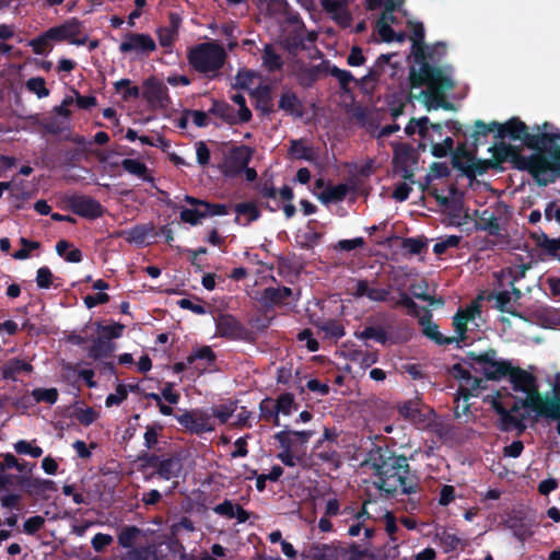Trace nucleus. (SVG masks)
<instances>
[{
    "label": "nucleus",
    "instance_id": "obj_10",
    "mask_svg": "<svg viewBox=\"0 0 560 560\" xmlns=\"http://www.w3.org/2000/svg\"><path fill=\"white\" fill-rule=\"evenodd\" d=\"M393 166L396 173H399L405 180L415 183L413 166L418 163L413 148L409 143L397 142L393 144Z\"/></svg>",
    "mask_w": 560,
    "mask_h": 560
},
{
    "label": "nucleus",
    "instance_id": "obj_22",
    "mask_svg": "<svg viewBox=\"0 0 560 560\" xmlns=\"http://www.w3.org/2000/svg\"><path fill=\"white\" fill-rule=\"evenodd\" d=\"M292 296L293 291L288 287H267L261 292L260 302L265 307L287 305Z\"/></svg>",
    "mask_w": 560,
    "mask_h": 560
},
{
    "label": "nucleus",
    "instance_id": "obj_42",
    "mask_svg": "<svg viewBox=\"0 0 560 560\" xmlns=\"http://www.w3.org/2000/svg\"><path fill=\"white\" fill-rule=\"evenodd\" d=\"M464 386H460L458 392L459 394L465 398L468 399L469 396H471L470 390H476L481 385V378L471 375L470 371L468 369L464 370V373L458 378Z\"/></svg>",
    "mask_w": 560,
    "mask_h": 560
},
{
    "label": "nucleus",
    "instance_id": "obj_18",
    "mask_svg": "<svg viewBox=\"0 0 560 560\" xmlns=\"http://www.w3.org/2000/svg\"><path fill=\"white\" fill-rule=\"evenodd\" d=\"M325 13L340 27L351 26L352 14L349 11L348 0H320Z\"/></svg>",
    "mask_w": 560,
    "mask_h": 560
},
{
    "label": "nucleus",
    "instance_id": "obj_15",
    "mask_svg": "<svg viewBox=\"0 0 560 560\" xmlns=\"http://www.w3.org/2000/svg\"><path fill=\"white\" fill-rule=\"evenodd\" d=\"M70 210L84 219L95 220L104 215L105 208L96 199L85 195H72L68 198Z\"/></svg>",
    "mask_w": 560,
    "mask_h": 560
},
{
    "label": "nucleus",
    "instance_id": "obj_28",
    "mask_svg": "<svg viewBox=\"0 0 560 560\" xmlns=\"http://www.w3.org/2000/svg\"><path fill=\"white\" fill-rule=\"evenodd\" d=\"M324 63L301 67L296 73L298 83L303 88H311L320 78L324 71Z\"/></svg>",
    "mask_w": 560,
    "mask_h": 560
},
{
    "label": "nucleus",
    "instance_id": "obj_51",
    "mask_svg": "<svg viewBox=\"0 0 560 560\" xmlns=\"http://www.w3.org/2000/svg\"><path fill=\"white\" fill-rule=\"evenodd\" d=\"M31 396L34 399L35 404L47 402L49 405H54L58 400V390L55 387L51 388H34L31 392Z\"/></svg>",
    "mask_w": 560,
    "mask_h": 560
},
{
    "label": "nucleus",
    "instance_id": "obj_12",
    "mask_svg": "<svg viewBox=\"0 0 560 560\" xmlns=\"http://www.w3.org/2000/svg\"><path fill=\"white\" fill-rule=\"evenodd\" d=\"M156 49V44L151 35L145 33L128 32L122 36L119 51L124 55L135 54L138 57H149Z\"/></svg>",
    "mask_w": 560,
    "mask_h": 560
},
{
    "label": "nucleus",
    "instance_id": "obj_56",
    "mask_svg": "<svg viewBox=\"0 0 560 560\" xmlns=\"http://www.w3.org/2000/svg\"><path fill=\"white\" fill-rule=\"evenodd\" d=\"M154 233V226L151 224H139L131 228L128 232L127 240L130 242L142 244L149 236Z\"/></svg>",
    "mask_w": 560,
    "mask_h": 560
},
{
    "label": "nucleus",
    "instance_id": "obj_62",
    "mask_svg": "<svg viewBox=\"0 0 560 560\" xmlns=\"http://www.w3.org/2000/svg\"><path fill=\"white\" fill-rule=\"evenodd\" d=\"M179 219L184 223H188L190 225L200 224L202 219H206L205 209L203 208H183L179 213Z\"/></svg>",
    "mask_w": 560,
    "mask_h": 560
},
{
    "label": "nucleus",
    "instance_id": "obj_3",
    "mask_svg": "<svg viewBox=\"0 0 560 560\" xmlns=\"http://www.w3.org/2000/svg\"><path fill=\"white\" fill-rule=\"evenodd\" d=\"M186 57L192 70L208 80H215L221 74L228 55L217 42H206L188 48Z\"/></svg>",
    "mask_w": 560,
    "mask_h": 560
},
{
    "label": "nucleus",
    "instance_id": "obj_32",
    "mask_svg": "<svg viewBox=\"0 0 560 560\" xmlns=\"http://www.w3.org/2000/svg\"><path fill=\"white\" fill-rule=\"evenodd\" d=\"M314 325L325 334V338L337 341L346 335L343 325L337 319L317 320Z\"/></svg>",
    "mask_w": 560,
    "mask_h": 560
},
{
    "label": "nucleus",
    "instance_id": "obj_26",
    "mask_svg": "<svg viewBox=\"0 0 560 560\" xmlns=\"http://www.w3.org/2000/svg\"><path fill=\"white\" fill-rule=\"evenodd\" d=\"M33 365L22 359L13 358L2 368V377L4 380L16 381L21 373H32Z\"/></svg>",
    "mask_w": 560,
    "mask_h": 560
},
{
    "label": "nucleus",
    "instance_id": "obj_25",
    "mask_svg": "<svg viewBox=\"0 0 560 560\" xmlns=\"http://www.w3.org/2000/svg\"><path fill=\"white\" fill-rule=\"evenodd\" d=\"M353 295L355 298L366 296L373 302H387L389 301V289L370 288L368 280L360 279L355 283Z\"/></svg>",
    "mask_w": 560,
    "mask_h": 560
},
{
    "label": "nucleus",
    "instance_id": "obj_16",
    "mask_svg": "<svg viewBox=\"0 0 560 560\" xmlns=\"http://www.w3.org/2000/svg\"><path fill=\"white\" fill-rule=\"evenodd\" d=\"M177 422L189 433L200 435L213 431L210 423V417L198 409L184 410L183 413L175 416Z\"/></svg>",
    "mask_w": 560,
    "mask_h": 560
},
{
    "label": "nucleus",
    "instance_id": "obj_64",
    "mask_svg": "<svg viewBox=\"0 0 560 560\" xmlns=\"http://www.w3.org/2000/svg\"><path fill=\"white\" fill-rule=\"evenodd\" d=\"M120 165L129 174L145 178L148 167L143 162L133 159H125L121 161Z\"/></svg>",
    "mask_w": 560,
    "mask_h": 560
},
{
    "label": "nucleus",
    "instance_id": "obj_24",
    "mask_svg": "<svg viewBox=\"0 0 560 560\" xmlns=\"http://www.w3.org/2000/svg\"><path fill=\"white\" fill-rule=\"evenodd\" d=\"M422 326V334L439 346H448L455 342L454 337H446L439 331V326L431 320V313L427 311V316L419 319Z\"/></svg>",
    "mask_w": 560,
    "mask_h": 560
},
{
    "label": "nucleus",
    "instance_id": "obj_55",
    "mask_svg": "<svg viewBox=\"0 0 560 560\" xmlns=\"http://www.w3.org/2000/svg\"><path fill=\"white\" fill-rule=\"evenodd\" d=\"M273 438L276 441H278L282 450L296 452L299 448H301L299 442L295 441L293 430L279 431L273 435Z\"/></svg>",
    "mask_w": 560,
    "mask_h": 560
},
{
    "label": "nucleus",
    "instance_id": "obj_48",
    "mask_svg": "<svg viewBox=\"0 0 560 560\" xmlns=\"http://www.w3.org/2000/svg\"><path fill=\"white\" fill-rule=\"evenodd\" d=\"M236 218L235 222L240 223V215H247L246 224H250L260 218V211L253 202H241L235 206Z\"/></svg>",
    "mask_w": 560,
    "mask_h": 560
},
{
    "label": "nucleus",
    "instance_id": "obj_5",
    "mask_svg": "<svg viewBox=\"0 0 560 560\" xmlns=\"http://www.w3.org/2000/svg\"><path fill=\"white\" fill-rule=\"evenodd\" d=\"M475 373L482 374L488 381H499L511 372L510 361L498 359V352L489 348L483 352L468 351L462 359Z\"/></svg>",
    "mask_w": 560,
    "mask_h": 560
},
{
    "label": "nucleus",
    "instance_id": "obj_17",
    "mask_svg": "<svg viewBox=\"0 0 560 560\" xmlns=\"http://www.w3.org/2000/svg\"><path fill=\"white\" fill-rule=\"evenodd\" d=\"M16 481L28 495L42 499H49L48 492H56L58 490L57 483L50 479L21 475L16 477Z\"/></svg>",
    "mask_w": 560,
    "mask_h": 560
},
{
    "label": "nucleus",
    "instance_id": "obj_1",
    "mask_svg": "<svg viewBox=\"0 0 560 560\" xmlns=\"http://www.w3.org/2000/svg\"><path fill=\"white\" fill-rule=\"evenodd\" d=\"M366 463L377 478L375 487L387 497H395L398 491L408 495L419 491L420 477L416 470H411L405 455H397L388 446L373 445L368 452Z\"/></svg>",
    "mask_w": 560,
    "mask_h": 560
},
{
    "label": "nucleus",
    "instance_id": "obj_21",
    "mask_svg": "<svg viewBox=\"0 0 560 560\" xmlns=\"http://www.w3.org/2000/svg\"><path fill=\"white\" fill-rule=\"evenodd\" d=\"M489 151L492 152L491 161L497 170L501 168V164L508 160L517 168L520 156L522 155L517 147L501 142L498 145L491 147Z\"/></svg>",
    "mask_w": 560,
    "mask_h": 560
},
{
    "label": "nucleus",
    "instance_id": "obj_19",
    "mask_svg": "<svg viewBox=\"0 0 560 560\" xmlns=\"http://www.w3.org/2000/svg\"><path fill=\"white\" fill-rule=\"evenodd\" d=\"M474 223L470 229H467V234L472 231H485L490 236H500L501 235V225L499 222V218L494 212L489 209H485L482 211L475 210L474 212Z\"/></svg>",
    "mask_w": 560,
    "mask_h": 560
},
{
    "label": "nucleus",
    "instance_id": "obj_50",
    "mask_svg": "<svg viewBox=\"0 0 560 560\" xmlns=\"http://www.w3.org/2000/svg\"><path fill=\"white\" fill-rule=\"evenodd\" d=\"M275 402L279 415L290 416L293 410L298 409V404L292 393H282Z\"/></svg>",
    "mask_w": 560,
    "mask_h": 560
},
{
    "label": "nucleus",
    "instance_id": "obj_20",
    "mask_svg": "<svg viewBox=\"0 0 560 560\" xmlns=\"http://www.w3.org/2000/svg\"><path fill=\"white\" fill-rule=\"evenodd\" d=\"M215 361L217 354L210 346L194 348L187 355V363L192 364L199 374L205 373L207 368L214 364Z\"/></svg>",
    "mask_w": 560,
    "mask_h": 560
},
{
    "label": "nucleus",
    "instance_id": "obj_58",
    "mask_svg": "<svg viewBox=\"0 0 560 560\" xmlns=\"http://www.w3.org/2000/svg\"><path fill=\"white\" fill-rule=\"evenodd\" d=\"M401 248L409 255H420L428 248V243L424 237H406L402 238Z\"/></svg>",
    "mask_w": 560,
    "mask_h": 560
},
{
    "label": "nucleus",
    "instance_id": "obj_45",
    "mask_svg": "<svg viewBox=\"0 0 560 560\" xmlns=\"http://www.w3.org/2000/svg\"><path fill=\"white\" fill-rule=\"evenodd\" d=\"M338 444H328L326 443L324 447L319 450H313V456L318 458L323 463H328L335 465V467L339 466V454L337 452Z\"/></svg>",
    "mask_w": 560,
    "mask_h": 560
},
{
    "label": "nucleus",
    "instance_id": "obj_4",
    "mask_svg": "<svg viewBox=\"0 0 560 560\" xmlns=\"http://www.w3.org/2000/svg\"><path fill=\"white\" fill-rule=\"evenodd\" d=\"M515 392L526 394L522 405L529 406V409L535 413H549L552 415L558 408L556 400L542 399L538 390L537 378L534 374L527 372L520 366H513L511 372L506 375Z\"/></svg>",
    "mask_w": 560,
    "mask_h": 560
},
{
    "label": "nucleus",
    "instance_id": "obj_40",
    "mask_svg": "<svg viewBox=\"0 0 560 560\" xmlns=\"http://www.w3.org/2000/svg\"><path fill=\"white\" fill-rule=\"evenodd\" d=\"M489 170H497L493 165L491 159L490 160H478L475 162V160L470 163H468L463 172V174L469 178L474 179L477 175H483Z\"/></svg>",
    "mask_w": 560,
    "mask_h": 560
},
{
    "label": "nucleus",
    "instance_id": "obj_61",
    "mask_svg": "<svg viewBox=\"0 0 560 560\" xmlns=\"http://www.w3.org/2000/svg\"><path fill=\"white\" fill-rule=\"evenodd\" d=\"M467 324L468 323L462 316V308H458V311L453 316V327L457 334V336L454 337L456 339L454 343H456L457 347H460L459 343L467 339Z\"/></svg>",
    "mask_w": 560,
    "mask_h": 560
},
{
    "label": "nucleus",
    "instance_id": "obj_31",
    "mask_svg": "<svg viewBox=\"0 0 560 560\" xmlns=\"http://www.w3.org/2000/svg\"><path fill=\"white\" fill-rule=\"evenodd\" d=\"M278 106L280 109L292 116L301 117L303 115L302 102L292 91H285L281 94Z\"/></svg>",
    "mask_w": 560,
    "mask_h": 560
},
{
    "label": "nucleus",
    "instance_id": "obj_52",
    "mask_svg": "<svg viewBox=\"0 0 560 560\" xmlns=\"http://www.w3.org/2000/svg\"><path fill=\"white\" fill-rule=\"evenodd\" d=\"M96 329L101 334L100 337H104L105 339L112 341V339H117L122 336L125 330V325L120 323H114L112 325H103L101 322H96Z\"/></svg>",
    "mask_w": 560,
    "mask_h": 560
},
{
    "label": "nucleus",
    "instance_id": "obj_47",
    "mask_svg": "<svg viewBox=\"0 0 560 560\" xmlns=\"http://www.w3.org/2000/svg\"><path fill=\"white\" fill-rule=\"evenodd\" d=\"M163 425L160 422H153L145 427V432L143 434V445L147 448L145 452L154 450L159 443V436L163 432Z\"/></svg>",
    "mask_w": 560,
    "mask_h": 560
},
{
    "label": "nucleus",
    "instance_id": "obj_59",
    "mask_svg": "<svg viewBox=\"0 0 560 560\" xmlns=\"http://www.w3.org/2000/svg\"><path fill=\"white\" fill-rule=\"evenodd\" d=\"M497 131V127H492V121L486 124L485 121L478 119L475 121V130L469 135L471 138V144L475 150H477L480 138L487 137L489 132Z\"/></svg>",
    "mask_w": 560,
    "mask_h": 560
},
{
    "label": "nucleus",
    "instance_id": "obj_38",
    "mask_svg": "<svg viewBox=\"0 0 560 560\" xmlns=\"http://www.w3.org/2000/svg\"><path fill=\"white\" fill-rule=\"evenodd\" d=\"M435 539L439 540L445 553L455 551L462 544V539L446 528L436 530Z\"/></svg>",
    "mask_w": 560,
    "mask_h": 560
},
{
    "label": "nucleus",
    "instance_id": "obj_30",
    "mask_svg": "<svg viewBox=\"0 0 560 560\" xmlns=\"http://www.w3.org/2000/svg\"><path fill=\"white\" fill-rule=\"evenodd\" d=\"M399 415L415 424H421L427 421V417L420 410V404L416 400L405 401L401 406L398 407Z\"/></svg>",
    "mask_w": 560,
    "mask_h": 560
},
{
    "label": "nucleus",
    "instance_id": "obj_34",
    "mask_svg": "<svg viewBox=\"0 0 560 560\" xmlns=\"http://www.w3.org/2000/svg\"><path fill=\"white\" fill-rule=\"evenodd\" d=\"M259 417L266 422L272 423L275 427L280 425V418L277 410L275 399L271 397L264 398L259 404Z\"/></svg>",
    "mask_w": 560,
    "mask_h": 560
},
{
    "label": "nucleus",
    "instance_id": "obj_35",
    "mask_svg": "<svg viewBox=\"0 0 560 560\" xmlns=\"http://www.w3.org/2000/svg\"><path fill=\"white\" fill-rule=\"evenodd\" d=\"M307 557L313 560H339L337 548L328 544L311 546Z\"/></svg>",
    "mask_w": 560,
    "mask_h": 560
},
{
    "label": "nucleus",
    "instance_id": "obj_7",
    "mask_svg": "<svg viewBox=\"0 0 560 560\" xmlns=\"http://www.w3.org/2000/svg\"><path fill=\"white\" fill-rule=\"evenodd\" d=\"M545 151H538L529 156L521 155L517 170L528 172L539 186H547L555 182L553 161Z\"/></svg>",
    "mask_w": 560,
    "mask_h": 560
},
{
    "label": "nucleus",
    "instance_id": "obj_43",
    "mask_svg": "<svg viewBox=\"0 0 560 560\" xmlns=\"http://www.w3.org/2000/svg\"><path fill=\"white\" fill-rule=\"evenodd\" d=\"M464 386H460L458 392L459 394L465 398L468 399L469 396H471L470 390H476L481 385V378L471 375L470 371L468 369L464 370V373L458 378Z\"/></svg>",
    "mask_w": 560,
    "mask_h": 560
},
{
    "label": "nucleus",
    "instance_id": "obj_23",
    "mask_svg": "<svg viewBox=\"0 0 560 560\" xmlns=\"http://www.w3.org/2000/svg\"><path fill=\"white\" fill-rule=\"evenodd\" d=\"M530 238L545 255L560 261V236L550 238L544 231L530 233Z\"/></svg>",
    "mask_w": 560,
    "mask_h": 560
},
{
    "label": "nucleus",
    "instance_id": "obj_46",
    "mask_svg": "<svg viewBox=\"0 0 560 560\" xmlns=\"http://www.w3.org/2000/svg\"><path fill=\"white\" fill-rule=\"evenodd\" d=\"M115 91L121 94L125 102L136 100L141 95L140 89L137 85H131V80L121 79L114 84Z\"/></svg>",
    "mask_w": 560,
    "mask_h": 560
},
{
    "label": "nucleus",
    "instance_id": "obj_27",
    "mask_svg": "<svg viewBox=\"0 0 560 560\" xmlns=\"http://www.w3.org/2000/svg\"><path fill=\"white\" fill-rule=\"evenodd\" d=\"M115 343L104 337L93 339L92 346L89 348L88 355L93 360H103L109 358L115 351Z\"/></svg>",
    "mask_w": 560,
    "mask_h": 560
},
{
    "label": "nucleus",
    "instance_id": "obj_37",
    "mask_svg": "<svg viewBox=\"0 0 560 560\" xmlns=\"http://www.w3.org/2000/svg\"><path fill=\"white\" fill-rule=\"evenodd\" d=\"M490 298L495 299V306L500 312L522 318V315L514 307V302L512 301L511 293L509 291H499L494 294H491Z\"/></svg>",
    "mask_w": 560,
    "mask_h": 560
},
{
    "label": "nucleus",
    "instance_id": "obj_36",
    "mask_svg": "<svg viewBox=\"0 0 560 560\" xmlns=\"http://www.w3.org/2000/svg\"><path fill=\"white\" fill-rule=\"evenodd\" d=\"M477 150L469 151L466 142H459L452 152V165L454 168L464 172L467 164L463 163V159H466L469 163L475 160V153Z\"/></svg>",
    "mask_w": 560,
    "mask_h": 560
},
{
    "label": "nucleus",
    "instance_id": "obj_54",
    "mask_svg": "<svg viewBox=\"0 0 560 560\" xmlns=\"http://www.w3.org/2000/svg\"><path fill=\"white\" fill-rule=\"evenodd\" d=\"M25 89L35 94L38 98L49 96L50 91L46 86V81L43 77H33L25 82Z\"/></svg>",
    "mask_w": 560,
    "mask_h": 560
},
{
    "label": "nucleus",
    "instance_id": "obj_39",
    "mask_svg": "<svg viewBox=\"0 0 560 560\" xmlns=\"http://www.w3.org/2000/svg\"><path fill=\"white\" fill-rule=\"evenodd\" d=\"M262 65L269 72L279 71L283 67V60L279 54L276 52L272 45L268 44L264 48Z\"/></svg>",
    "mask_w": 560,
    "mask_h": 560
},
{
    "label": "nucleus",
    "instance_id": "obj_29",
    "mask_svg": "<svg viewBox=\"0 0 560 560\" xmlns=\"http://www.w3.org/2000/svg\"><path fill=\"white\" fill-rule=\"evenodd\" d=\"M209 114L220 117L229 125L237 124V116L235 108L224 101H212V106L208 110Z\"/></svg>",
    "mask_w": 560,
    "mask_h": 560
},
{
    "label": "nucleus",
    "instance_id": "obj_6",
    "mask_svg": "<svg viewBox=\"0 0 560 560\" xmlns=\"http://www.w3.org/2000/svg\"><path fill=\"white\" fill-rule=\"evenodd\" d=\"M411 88L425 85L429 90L451 91L455 88L454 80L445 73L441 67L423 63L418 70L411 68L409 71Z\"/></svg>",
    "mask_w": 560,
    "mask_h": 560
},
{
    "label": "nucleus",
    "instance_id": "obj_60",
    "mask_svg": "<svg viewBox=\"0 0 560 560\" xmlns=\"http://www.w3.org/2000/svg\"><path fill=\"white\" fill-rule=\"evenodd\" d=\"M328 72L331 77L336 78L339 81L340 89L343 92L347 93L350 91V83L355 81L354 77L350 71L340 69L337 66H331L328 68Z\"/></svg>",
    "mask_w": 560,
    "mask_h": 560
},
{
    "label": "nucleus",
    "instance_id": "obj_9",
    "mask_svg": "<svg viewBox=\"0 0 560 560\" xmlns=\"http://www.w3.org/2000/svg\"><path fill=\"white\" fill-rule=\"evenodd\" d=\"M217 335L233 341L250 342L254 332L231 314H220L215 319Z\"/></svg>",
    "mask_w": 560,
    "mask_h": 560
},
{
    "label": "nucleus",
    "instance_id": "obj_57",
    "mask_svg": "<svg viewBox=\"0 0 560 560\" xmlns=\"http://www.w3.org/2000/svg\"><path fill=\"white\" fill-rule=\"evenodd\" d=\"M557 141H560V132H541L538 133V150L546 151L551 155L553 147H560Z\"/></svg>",
    "mask_w": 560,
    "mask_h": 560
},
{
    "label": "nucleus",
    "instance_id": "obj_49",
    "mask_svg": "<svg viewBox=\"0 0 560 560\" xmlns=\"http://www.w3.org/2000/svg\"><path fill=\"white\" fill-rule=\"evenodd\" d=\"M358 337L363 340L374 339L383 346L387 345L389 340L387 332L381 326H366Z\"/></svg>",
    "mask_w": 560,
    "mask_h": 560
},
{
    "label": "nucleus",
    "instance_id": "obj_41",
    "mask_svg": "<svg viewBox=\"0 0 560 560\" xmlns=\"http://www.w3.org/2000/svg\"><path fill=\"white\" fill-rule=\"evenodd\" d=\"M541 398L542 399H549V400H556L557 404H558V408L556 410L555 413L552 415H549V413H545V412H541V413H536L538 417H542V418H546V419H549V420H555L557 421V432L558 434L560 435V382L559 381H556L552 385V395H549V394H545V395H541Z\"/></svg>",
    "mask_w": 560,
    "mask_h": 560
},
{
    "label": "nucleus",
    "instance_id": "obj_33",
    "mask_svg": "<svg viewBox=\"0 0 560 560\" xmlns=\"http://www.w3.org/2000/svg\"><path fill=\"white\" fill-rule=\"evenodd\" d=\"M349 191V188L346 184H338L334 186H327L318 196V199L327 205L331 202H340L342 201Z\"/></svg>",
    "mask_w": 560,
    "mask_h": 560
},
{
    "label": "nucleus",
    "instance_id": "obj_11",
    "mask_svg": "<svg viewBox=\"0 0 560 560\" xmlns=\"http://www.w3.org/2000/svg\"><path fill=\"white\" fill-rule=\"evenodd\" d=\"M83 33V23L77 18H71L60 25L47 30L48 36L55 42L67 40L75 46H83L88 42V36L80 37Z\"/></svg>",
    "mask_w": 560,
    "mask_h": 560
},
{
    "label": "nucleus",
    "instance_id": "obj_53",
    "mask_svg": "<svg viewBox=\"0 0 560 560\" xmlns=\"http://www.w3.org/2000/svg\"><path fill=\"white\" fill-rule=\"evenodd\" d=\"M524 419L525 416L517 418L512 415V411L508 410L504 415L500 417L499 429L504 432L511 431L512 429H518L523 431L525 429V425L523 423Z\"/></svg>",
    "mask_w": 560,
    "mask_h": 560
},
{
    "label": "nucleus",
    "instance_id": "obj_44",
    "mask_svg": "<svg viewBox=\"0 0 560 560\" xmlns=\"http://www.w3.org/2000/svg\"><path fill=\"white\" fill-rule=\"evenodd\" d=\"M464 386H460L458 392L459 394L465 398L468 399L469 396H471L470 390H476L481 385V378L471 375L470 371L468 369L464 370V373L458 378Z\"/></svg>",
    "mask_w": 560,
    "mask_h": 560
},
{
    "label": "nucleus",
    "instance_id": "obj_8",
    "mask_svg": "<svg viewBox=\"0 0 560 560\" xmlns=\"http://www.w3.org/2000/svg\"><path fill=\"white\" fill-rule=\"evenodd\" d=\"M492 127H497L495 138L522 141L528 149L538 150V133L532 135L528 126L518 117H512L504 124L494 120Z\"/></svg>",
    "mask_w": 560,
    "mask_h": 560
},
{
    "label": "nucleus",
    "instance_id": "obj_13",
    "mask_svg": "<svg viewBox=\"0 0 560 560\" xmlns=\"http://www.w3.org/2000/svg\"><path fill=\"white\" fill-rule=\"evenodd\" d=\"M253 150L247 145L233 147L225 155L222 165V173L226 177H234L241 174L249 164Z\"/></svg>",
    "mask_w": 560,
    "mask_h": 560
},
{
    "label": "nucleus",
    "instance_id": "obj_14",
    "mask_svg": "<svg viewBox=\"0 0 560 560\" xmlns=\"http://www.w3.org/2000/svg\"><path fill=\"white\" fill-rule=\"evenodd\" d=\"M141 96L152 107L166 109L172 104L167 86L154 75L144 80Z\"/></svg>",
    "mask_w": 560,
    "mask_h": 560
},
{
    "label": "nucleus",
    "instance_id": "obj_2",
    "mask_svg": "<svg viewBox=\"0 0 560 560\" xmlns=\"http://www.w3.org/2000/svg\"><path fill=\"white\" fill-rule=\"evenodd\" d=\"M184 454L182 451L165 453L142 452L138 455V470L144 475L145 480H175L184 470Z\"/></svg>",
    "mask_w": 560,
    "mask_h": 560
},
{
    "label": "nucleus",
    "instance_id": "obj_63",
    "mask_svg": "<svg viewBox=\"0 0 560 560\" xmlns=\"http://www.w3.org/2000/svg\"><path fill=\"white\" fill-rule=\"evenodd\" d=\"M289 153L296 159L312 161L313 150L310 147L303 144L302 140H291Z\"/></svg>",
    "mask_w": 560,
    "mask_h": 560
}]
</instances>
